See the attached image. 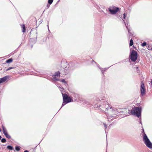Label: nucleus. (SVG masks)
Listing matches in <instances>:
<instances>
[{
	"label": "nucleus",
	"instance_id": "f8f14e48",
	"mask_svg": "<svg viewBox=\"0 0 152 152\" xmlns=\"http://www.w3.org/2000/svg\"><path fill=\"white\" fill-rule=\"evenodd\" d=\"M7 148L10 150H12L13 149V147L10 145H8L7 146Z\"/></svg>",
	"mask_w": 152,
	"mask_h": 152
},
{
	"label": "nucleus",
	"instance_id": "a211bd4d",
	"mask_svg": "<svg viewBox=\"0 0 152 152\" xmlns=\"http://www.w3.org/2000/svg\"><path fill=\"white\" fill-rule=\"evenodd\" d=\"M15 149L17 151H19L20 150V148L18 146H16L15 147Z\"/></svg>",
	"mask_w": 152,
	"mask_h": 152
},
{
	"label": "nucleus",
	"instance_id": "6ab92c4d",
	"mask_svg": "<svg viewBox=\"0 0 152 152\" xmlns=\"http://www.w3.org/2000/svg\"><path fill=\"white\" fill-rule=\"evenodd\" d=\"M1 141L2 142H5L6 141V140L4 138H3L1 139Z\"/></svg>",
	"mask_w": 152,
	"mask_h": 152
},
{
	"label": "nucleus",
	"instance_id": "4be33fe9",
	"mask_svg": "<svg viewBox=\"0 0 152 152\" xmlns=\"http://www.w3.org/2000/svg\"><path fill=\"white\" fill-rule=\"evenodd\" d=\"M61 81L63 83H66V81L64 79H62L61 80Z\"/></svg>",
	"mask_w": 152,
	"mask_h": 152
},
{
	"label": "nucleus",
	"instance_id": "bb28decb",
	"mask_svg": "<svg viewBox=\"0 0 152 152\" xmlns=\"http://www.w3.org/2000/svg\"><path fill=\"white\" fill-rule=\"evenodd\" d=\"M125 25H126V24H125ZM126 26V28H127V26Z\"/></svg>",
	"mask_w": 152,
	"mask_h": 152
},
{
	"label": "nucleus",
	"instance_id": "7ed1b4c3",
	"mask_svg": "<svg viewBox=\"0 0 152 152\" xmlns=\"http://www.w3.org/2000/svg\"><path fill=\"white\" fill-rule=\"evenodd\" d=\"M63 97V102L62 106H64L66 104L72 102L71 98L67 95L66 94H62Z\"/></svg>",
	"mask_w": 152,
	"mask_h": 152
},
{
	"label": "nucleus",
	"instance_id": "412c9836",
	"mask_svg": "<svg viewBox=\"0 0 152 152\" xmlns=\"http://www.w3.org/2000/svg\"><path fill=\"white\" fill-rule=\"evenodd\" d=\"M123 15H124L123 18L125 19L126 17V15L125 13H124V14Z\"/></svg>",
	"mask_w": 152,
	"mask_h": 152
},
{
	"label": "nucleus",
	"instance_id": "ddd939ff",
	"mask_svg": "<svg viewBox=\"0 0 152 152\" xmlns=\"http://www.w3.org/2000/svg\"><path fill=\"white\" fill-rule=\"evenodd\" d=\"M22 28H23V29L22 30V32H24L25 31V30H26L25 28V25L24 24H23L22 25Z\"/></svg>",
	"mask_w": 152,
	"mask_h": 152
},
{
	"label": "nucleus",
	"instance_id": "f3484780",
	"mask_svg": "<svg viewBox=\"0 0 152 152\" xmlns=\"http://www.w3.org/2000/svg\"><path fill=\"white\" fill-rule=\"evenodd\" d=\"M146 45H147L146 43L145 42H144L143 43H142V44L141 45L142 46L144 47V46H145Z\"/></svg>",
	"mask_w": 152,
	"mask_h": 152
},
{
	"label": "nucleus",
	"instance_id": "423d86ee",
	"mask_svg": "<svg viewBox=\"0 0 152 152\" xmlns=\"http://www.w3.org/2000/svg\"><path fill=\"white\" fill-rule=\"evenodd\" d=\"M119 9L118 7H113L112 9L111 7L109 9V10L110 13L112 14H115L119 10Z\"/></svg>",
	"mask_w": 152,
	"mask_h": 152
},
{
	"label": "nucleus",
	"instance_id": "9d476101",
	"mask_svg": "<svg viewBox=\"0 0 152 152\" xmlns=\"http://www.w3.org/2000/svg\"><path fill=\"white\" fill-rule=\"evenodd\" d=\"M3 130V133L4 135L7 133V130L5 128L4 126L3 125L2 126Z\"/></svg>",
	"mask_w": 152,
	"mask_h": 152
},
{
	"label": "nucleus",
	"instance_id": "cd10ccee",
	"mask_svg": "<svg viewBox=\"0 0 152 152\" xmlns=\"http://www.w3.org/2000/svg\"><path fill=\"white\" fill-rule=\"evenodd\" d=\"M106 103H108V102H106Z\"/></svg>",
	"mask_w": 152,
	"mask_h": 152
},
{
	"label": "nucleus",
	"instance_id": "5701e85b",
	"mask_svg": "<svg viewBox=\"0 0 152 152\" xmlns=\"http://www.w3.org/2000/svg\"><path fill=\"white\" fill-rule=\"evenodd\" d=\"M24 152H29L28 151H27V150H26V151H24Z\"/></svg>",
	"mask_w": 152,
	"mask_h": 152
},
{
	"label": "nucleus",
	"instance_id": "2eb2a0df",
	"mask_svg": "<svg viewBox=\"0 0 152 152\" xmlns=\"http://www.w3.org/2000/svg\"><path fill=\"white\" fill-rule=\"evenodd\" d=\"M5 135V136L8 138H10V136L7 133V134H6Z\"/></svg>",
	"mask_w": 152,
	"mask_h": 152
},
{
	"label": "nucleus",
	"instance_id": "a878e982",
	"mask_svg": "<svg viewBox=\"0 0 152 152\" xmlns=\"http://www.w3.org/2000/svg\"><path fill=\"white\" fill-rule=\"evenodd\" d=\"M1 131V130L0 129V132Z\"/></svg>",
	"mask_w": 152,
	"mask_h": 152
},
{
	"label": "nucleus",
	"instance_id": "393cba45",
	"mask_svg": "<svg viewBox=\"0 0 152 152\" xmlns=\"http://www.w3.org/2000/svg\"><path fill=\"white\" fill-rule=\"evenodd\" d=\"M105 127L106 128V126L105 125H104Z\"/></svg>",
	"mask_w": 152,
	"mask_h": 152
},
{
	"label": "nucleus",
	"instance_id": "f257e3e1",
	"mask_svg": "<svg viewBox=\"0 0 152 152\" xmlns=\"http://www.w3.org/2000/svg\"><path fill=\"white\" fill-rule=\"evenodd\" d=\"M106 110L108 111V112H106V113L109 116H114L118 114L119 112V111L118 109H113L111 107L109 108H107Z\"/></svg>",
	"mask_w": 152,
	"mask_h": 152
},
{
	"label": "nucleus",
	"instance_id": "1a4fd4ad",
	"mask_svg": "<svg viewBox=\"0 0 152 152\" xmlns=\"http://www.w3.org/2000/svg\"><path fill=\"white\" fill-rule=\"evenodd\" d=\"M8 78V77L7 76H6L3 78H0V84L5 82Z\"/></svg>",
	"mask_w": 152,
	"mask_h": 152
},
{
	"label": "nucleus",
	"instance_id": "f03ea898",
	"mask_svg": "<svg viewBox=\"0 0 152 152\" xmlns=\"http://www.w3.org/2000/svg\"><path fill=\"white\" fill-rule=\"evenodd\" d=\"M141 109L138 107H134L132 109L131 112V114L132 115H136L138 117L141 115Z\"/></svg>",
	"mask_w": 152,
	"mask_h": 152
},
{
	"label": "nucleus",
	"instance_id": "4468645a",
	"mask_svg": "<svg viewBox=\"0 0 152 152\" xmlns=\"http://www.w3.org/2000/svg\"><path fill=\"white\" fill-rule=\"evenodd\" d=\"M133 45V42L132 39H131L130 42V46H132Z\"/></svg>",
	"mask_w": 152,
	"mask_h": 152
},
{
	"label": "nucleus",
	"instance_id": "20e7f679",
	"mask_svg": "<svg viewBox=\"0 0 152 152\" xmlns=\"http://www.w3.org/2000/svg\"><path fill=\"white\" fill-rule=\"evenodd\" d=\"M143 139L146 145L149 148H151L152 147V144L145 134H144Z\"/></svg>",
	"mask_w": 152,
	"mask_h": 152
},
{
	"label": "nucleus",
	"instance_id": "39448f33",
	"mask_svg": "<svg viewBox=\"0 0 152 152\" xmlns=\"http://www.w3.org/2000/svg\"><path fill=\"white\" fill-rule=\"evenodd\" d=\"M130 59L132 61H135L137 58V54L136 51L133 50L130 53Z\"/></svg>",
	"mask_w": 152,
	"mask_h": 152
},
{
	"label": "nucleus",
	"instance_id": "dca6fc26",
	"mask_svg": "<svg viewBox=\"0 0 152 152\" xmlns=\"http://www.w3.org/2000/svg\"><path fill=\"white\" fill-rule=\"evenodd\" d=\"M53 0H48V2L50 4H51L53 2Z\"/></svg>",
	"mask_w": 152,
	"mask_h": 152
},
{
	"label": "nucleus",
	"instance_id": "9b49d317",
	"mask_svg": "<svg viewBox=\"0 0 152 152\" xmlns=\"http://www.w3.org/2000/svg\"><path fill=\"white\" fill-rule=\"evenodd\" d=\"M12 58H10L7 60L6 61V62L7 63H10L12 62Z\"/></svg>",
	"mask_w": 152,
	"mask_h": 152
},
{
	"label": "nucleus",
	"instance_id": "b1692460",
	"mask_svg": "<svg viewBox=\"0 0 152 152\" xmlns=\"http://www.w3.org/2000/svg\"><path fill=\"white\" fill-rule=\"evenodd\" d=\"M1 136H0V140L1 139Z\"/></svg>",
	"mask_w": 152,
	"mask_h": 152
},
{
	"label": "nucleus",
	"instance_id": "0eeeda50",
	"mask_svg": "<svg viewBox=\"0 0 152 152\" xmlns=\"http://www.w3.org/2000/svg\"><path fill=\"white\" fill-rule=\"evenodd\" d=\"M140 91L142 95H143L145 93V86L143 82H141V85Z\"/></svg>",
	"mask_w": 152,
	"mask_h": 152
},
{
	"label": "nucleus",
	"instance_id": "aec40b11",
	"mask_svg": "<svg viewBox=\"0 0 152 152\" xmlns=\"http://www.w3.org/2000/svg\"><path fill=\"white\" fill-rule=\"evenodd\" d=\"M14 68L13 67H9V68H8V69H7V70H6V71H8L10 70V69H13Z\"/></svg>",
	"mask_w": 152,
	"mask_h": 152
},
{
	"label": "nucleus",
	"instance_id": "6e6552de",
	"mask_svg": "<svg viewBox=\"0 0 152 152\" xmlns=\"http://www.w3.org/2000/svg\"><path fill=\"white\" fill-rule=\"evenodd\" d=\"M60 73V72H58L55 73V74L53 75V77L55 80H59Z\"/></svg>",
	"mask_w": 152,
	"mask_h": 152
}]
</instances>
